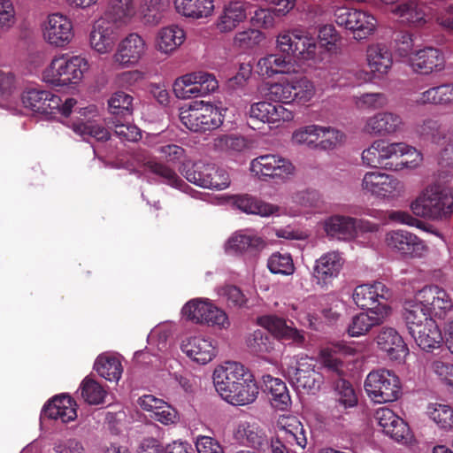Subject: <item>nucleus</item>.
Masks as SVG:
<instances>
[{"label": "nucleus", "instance_id": "393cba45", "mask_svg": "<svg viewBox=\"0 0 453 453\" xmlns=\"http://www.w3.org/2000/svg\"><path fill=\"white\" fill-rule=\"evenodd\" d=\"M403 118L393 111L377 112L365 119L363 131L370 135H390L401 131L403 127Z\"/></svg>", "mask_w": 453, "mask_h": 453}, {"label": "nucleus", "instance_id": "cd10ccee", "mask_svg": "<svg viewBox=\"0 0 453 453\" xmlns=\"http://www.w3.org/2000/svg\"><path fill=\"white\" fill-rule=\"evenodd\" d=\"M21 102L34 113L52 114L54 109L59 107L61 98L49 91L30 88L22 93Z\"/></svg>", "mask_w": 453, "mask_h": 453}, {"label": "nucleus", "instance_id": "0e129e2a", "mask_svg": "<svg viewBox=\"0 0 453 453\" xmlns=\"http://www.w3.org/2000/svg\"><path fill=\"white\" fill-rule=\"evenodd\" d=\"M355 106L362 111H375L384 108L388 103V97L383 93H364L353 97Z\"/></svg>", "mask_w": 453, "mask_h": 453}, {"label": "nucleus", "instance_id": "a19ab883", "mask_svg": "<svg viewBox=\"0 0 453 453\" xmlns=\"http://www.w3.org/2000/svg\"><path fill=\"white\" fill-rule=\"evenodd\" d=\"M137 14L135 0H109L105 17L113 24L127 26Z\"/></svg>", "mask_w": 453, "mask_h": 453}, {"label": "nucleus", "instance_id": "9d476101", "mask_svg": "<svg viewBox=\"0 0 453 453\" xmlns=\"http://www.w3.org/2000/svg\"><path fill=\"white\" fill-rule=\"evenodd\" d=\"M148 49L146 40L140 34L132 32L119 42L111 59L119 68H132L146 57Z\"/></svg>", "mask_w": 453, "mask_h": 453}, {"label": "nucleus", "instance_id": "6ab92c4d", "mask_svg": "<svg viewBox=\"0 0 453 453\" xmlns=\"http://www.w3.org/2000/svg\"><path fill=\"white\" fill-rule=\"evenodd\" d=\"M391 296V290L381 281L358 285L352 293L353 302L362 310L389 306L387 301Z\"/></svg>", "mask_w": 453, "mask_h": 453}, {"label": "nucleus", "instance_id": "37998d69", "mask_svg": "<svg viewBox=\"0 0 453 453\" xmlns=\"http://www.w3.org/2000/svg\"><path fill=\"white\" fill-rule=\"evenodd\" d=\"M258 394L259 388L251 372L224 400L233 405L242 406L255 402Z\"/></svg>", "mask_w": 453, "mask_h": 453}, {"label": "nucleus", "instance_id": "ea45409f", "mask_svg": "<svg viewBox=\"0 0 453 453\" xmlns=\"http://www.w3.org/2000/svg\"><path fill=\"white\" fill-rule=\"evenodd\" d=\"M277 428L284 433V439L290 445H296L302 449L307 445L306 432L300 420L292 415H281L277 420Z\"/></svg>", "mask_w": 453, "mask_h": 453}, {"label": "nucleus", "instance_id": "c85d7f7f", "mask_svg": "<svg viewBox=\"0 0 453 453\" xmlns=\"http://www.w3.org/2000/svg\"><path fill=\"white\" fill-rule=\"evenodd\" d=\"M375 342L380 350L386 353L392 360H401L409 354V349L402 335L394 327L380 328Z\"/></svg>", "mask_w": 453, "mask_h": 453}, {"label": "nucleus", "instance_id": "680f3d73", "mask_svg": "<svg viewBox=\"0 0 453 453\" xmlns=\"http://www.w3.org/2000/svg\"><path fill=\"white\" fill-rule=\"evenodd\" d=\"M214 150L220 152H241L247 149L248 142L242 136L234 134H222L213 140Z\"/></svg>", "mask_w": 453, "mask_h": 453}, {"label": "nucleus", "instance_id": "58836bf2", "mask_svg": "<svg viewBox=\"0 0 453 453\" xmlns=\"http://www.w3.org/2000/svg\"><path fill=\"white\" fill-rule=\"evenodd\" d=\"M295 71L292 61L279 53L268 54L257 63V72L259 75L271 78L276 74H288Z\"/></svg>", "mask_w": 453, "mask_h": 453}, {"label": "nucleus", "instance_id": "de8ad7c7", "mask_svg": "<svg viewBox=\"0 0 453 453\" xmlns=\"http://www.w3.org/2000/svg\"><path fill=\"white\" fill-rule=\"evenodd\" d=\"M94 368L101 377L109 381H119L123 372L119 358L110 353L98 356L95 361Z\"/></svg>", "mask_w": 453, "mask_h": 453}, {"label": "nucleus", "instance_id": "7c9ffc66", "mask_svg": "<svg viewBox=\"0 0 453 453\" xmlns=\"http://www.w3.org/2000/svg\"><path fill=\"white\" fill-rule=\"evenodd\" d=\"M257 324L278 339L291 341L297 345H301L304 342L303 332L288 325L282 318L275 315H265L257 319Z\"/></svg>", "mask_w": 453, "mask_h": 453}, {"label": "nucleus", "instance_id": "13d9d810", "mask_svg": "<svg viewBox=\"0 0 453 453\" xmlns=\"http://www.w3.org/2000/svg\"><path fill=\"white\" fill-rule=\"evenodd\" d=\"M79 390L82 399L88 404L97 405L106 396L105 389L94 379L86 377L81 383Z\"/></svg>", "mask_w": 453, "mask_h": 453}, {"label": "nucleus", "instance_id": "6e6552de", "mask_svg": "<svg viewBox=\"0 0 453 453\" xmlns=\"http://www.w3.org/2000/svg\"><path fill=\"white\" fill-rule=\"evenodd\" d=\"M314 368L312 358L307 356L295 357L289 360L285 373L297 390L314 392L319 389L323 382L322 375Z\"/></svg>", "mask_w": 453, "mask_h": 453}, {"label": "nucleus", "instance_id": "8fccbe9b", "mask_svg": "<svg viewBox=\"0 0 453 453\" xmlns=\"http://www.w3.org/2000/svg\"><path fill=\"white\" fill-rule=\"evenodd\" d=\"M426 413L439 429L451 431L453 429V407L441 403H430Z\"/></svg>", "mask_w": 453, "mask_h": 453}, {"label": "nucleus", "instance_id": "412c9836", "mask_svg": "<svg viewBox=\"0 0 453 453\" xmlns=\"http://www.w3.org/2000/svg\"><path fill=\"white\" fill-rule=\"evenodd\" d=\"M112 24L108 19L102 17L91 27L88 43L90 48L99 55H108L114 49L117 32Z\"/></svg>", "mask_w": 453, "mask_h": 453}, {"label": "nucleus", "instance_id": "79ce46f5", "mask_svg": "<svg viewBox=\"0 0 453 453\" xmlns=\"http://www.w3.org/2000/svg\"><path fill=\"white\" fill-rule=\"evenodd\" d=\"M403 319L409 333L426 323L428 319H434L423 303L418 301V293L404 302Z\"/></svg>", "mask_w": 453, "mask_h": 453}, {"label": "nucleus", "instance_id": "774afa93", "mask_svg": "<svg viewBox=\"0 0 453 453\" xmlns=\"http://www.w3.org/2000/svg\"><path fill=\"white\" fill-rule=\"evenodd\" d=\"M335 401L344 409L352 408L357 404V395L352 385L345 380H340L334 387Z\"/></svg>", "mask_w": 453, "mask_h": 453}, {"label": "nucleus", "instance_id": "0eeeda50", "mask_svg": "<svg viewBox=\"0 0 453 453\" xmlns=\"http://www.w3.org/2000/svg\"><path fill=\"white\" fill-rule=\"evenodd\" d=\"M361 190L385 201H394L404 195V183L394 175L380 171L366 172L360 183Z\"/></svg>", "mask_w": 453, "mask_h": 453}, {"label": "nucleus", "instance_id": "864d4df0", "mask_svg": "<svg viewBox=\"0 0 453 453\" xmlns=\"http://www.w3.org/2000/svg\"><path fill=\"white\" fill-rule=\"evenodd\" d=\"M144 165L149 171L163 178L165 184L183 192H188L189 187L173 170L166 165L151 159L146 161Z\"/></svg>", "mask_w": 453, "mask_h": 453}, {"label": "nucleus", "instance_id": "f3484780", "mask_svg": "<svg viewBox=\"0 0 453 453\" xmlns=\"http://www.w3.org/2000/svg\"><path fill=\"white\" fill-rule=\"evenodd\" d=\"M378 145L380 163L386 169H393L386 163L389 159H395L403 156L411 157V160L401 161L394 170L416 167L423 159L422 154L419 151L405 142H388L385 140H378Z\"/></svg>", "mask_w": 453, "mask_h": 453}, {"label": "nucleus", "instance_id": "e433bc0d", "mask_svg": "<svg viewBox=\"0 0 453 453\" xmlns=\"http://www.w3.org/2000/svg\"><path fill=\"white\" fill-rule=\"evenodd\" d=\"M415 343L424 351H432L443 342L441 331L435 319H428L419 327L409 333Z\"/></svg>", "mask_w": 453, "mask_h": 453}, {"label": "nucleus", "instance_id": "e2e57ef3", "mask_svg": "<svg viewBox=\"0 0 453 453\" xmlns=\"http://www.w3.org/2000/svg\"><path fill=\"white\" fill-rule=\"evenodd\" d=\"M321 126L309 125L296 129L292 134V142L309 148H319Z\"/></svg>", "mask_w": 453, "mask_h": 453}, {"label": "nucleus", "instance_id": "c756f323", "mask_svg": "<svg viewBox=\"0 0 453 453\" xmlns=\"http://www.w3.org/2000/svg\"><path fill=\"white\" fill-rule=\"evenodd\" d=\"M248 6L247 2L241 0H232L226 3L218 17L217 28L221 33L234 31L247 19Z\"/></svg>", "mask_w": 453, "mask_h": 453}, {"label": "nucleus", "instance_id": "5701e85b", "mask_svg": "<svg viewBox=\"0 0 453 453\" xmlns=\"http://www.w3.org/2000/svg\"><path fill=\"white\" fill-rule=\"evenodd\" d=\"M181 349L192 361L199 365L210 363L218 354L216 341L202 334L185 339L181 343Z\"/></svg>", "mask_w": 453, "mask_h": 453}, {"label": "nucleus", "instance_id": "4be33fe9", "mask_svg": "<svg viewBox=\"0 0 453 453\" xmlns=\"http://www.w3.org/2000/svg\"><path fill=\"white\" fill-rule=\"evenodd\" d=\"M417 293L418 301L423 303L427 312L435 320L436 319H444L453 307L449 294L437 286H426Z\"/></svg>", "mask_w": 453, "mask_h": 453}, {"label": "nucleus", "instance_id": "4468645a", "mask_svg": "<svg viewBox=\"0 0 453 453\" xmlns=\"http://www.w3.org/2000/svg\"><path fill=\"white\" fill-rule=\"evenodd\" d=\"M251 372L242 364L227 361L218 365L212 374L216 391L225 399L237 385L245 378L250 377Z\"/></svg>", "mask_w": 453, "mask_h": 453}, {"label": "nucleus", "instance_id": "39448f33", "mask_svg": "<svg viewBox=\"0 0 453 453\" xmlns=\"http://www.w3.org/2000/svg\"><path fill=\"white\" fill-rule=\"evenodd\" d=\"M323 229L331 240L351 242L365 234L378 232L380 226L366 219L335 214L323 221Z\"/></svg>", "mask_w": 453, "mask_h": 453}, {"label": "nucleus", "instance_id": "72a5a7b5", "mask_svg": "<svg viewBox=\"0 0 453 453\" xmlns=\"http://www.w3.org/2000/svg\"><path fill=\"white\" fill-rule=\"evenodd\" d=\"M412 69L421 74L441 72L445 68L443 54L434 48H425L417 50L410 58Z\"/></svg>", "mask_w": 453, "mask_h": 453}, {"label": "nucleus", "instance_id": "2f4dec72", "mask_svg": "<svg viewBox=\"0 0 453 453\" xmlns=\"http://www.w3.org/2000/svg\"><path fill=\"white\" fill-rule=\"evenodd\" d=\"M140 407L150 413V418L165 425L177 423L178 413L170 404L153 395H144L138 399Z\"/></svg>", "mask_w": 453, "mask_h": 453}, {"label": "nucleus", "instance_id": "f257e3e1", "mask_svg": "<svg viewBox=\"0 0 453 453\" xmlns=\"http://www.w3.org/2000/svg\"><path fill=\"white\" fill-rule=\"evenodd\" d=\"M90 64L82 55H56L42 73L43 82L53 87H67L81 82Z\"/></svg>", "mask_w": 453, "mask_h": 453}, {"label": "nucleus", "instance_id": "4c0bfd02", "mask_svg": "<svg viewBox=\"0 0 453 453\" xmlns=\"http://www.w3.org/2000/svg\"><path fill=\"white\" fill-rule=\"evenodd\" d=\"M366 62L370 71L377 77L387 74L392 67L393 58L387 46L371 44L366 50Z\"/></svg>", "mask_w": 453, "mask_h": 453}, {"label": "nucleus", "instance_id": "09e8293b", "mask_svg": "<svg viewBox=\"0 0 453 453\" xmlns=\"http://www.w3.org/2000/svg\"><path fill=\"white\" fill-rule=\"evenodd\" d=\"M174 5L180 14L195 19L208 17L214 10L213 0H174Z\"/></svg>", "mask_w": 453, "mask_h": 453}, {"label": "nucleus", "instance_id": "473e14b6", "mask_svg": "<svg viewBox=\"0 0 453 453\" xmlns=\"http://www.w3.org/2000/svg\"><path fill=\"white\" fill-rule=\"evenodd\" d=\"M186 33L177 25H168L157 30L154 39L157 51L165 56L173 55L184 42Z\"/></svg>", "mask_w": 453, "mask_h": 453}, {"label": "nucleus", "instance_id": "69168bd1", "mask_svg": "<svg viewBox=\"0 0 453 453\" xmlns=\"http://www.w3.org/2000/svg\"><path fill=\"white\" fill-rule=\"evenodd\" d=\"M265 96L270 100L282 103L294 101L293 79L267 85Z\"/></svg>", "mask_w": 453, "mask_h": 453}, {"label": "nucleus", "instance_id": "9b49d317", "mask_svg": "<svg viewBox=\"0 0 453 453\" xmlns=\"http://www.w3.org/2000/svg\"><path fill=\"white\" fill-rule=\"evenodd\" d=\"M384 242L388 250L406 258L423 257L428 251L423 240L406 230L388 232Z\"/></svg>", "mask_w": 453, "mask_h": 453}, {"label": "nucleus", "instance_id": "3c124183", "mask_svg": "<svg viewBox=\"0 0 453 453\" xmlns=\"http://www.w3.org/2000/svg\"><path fill=\"white\" fill-rule=\"evenodd\" d=\"M317 303L315 296H309L306 299L289 304L288 313L300 324L306 326H312L317 319L313 307Z\"/></svg>", "mask_w": 453, "mask_h": 453}, {"label": "nucleus", "instance_id": "f03ea898", "mask_svg": "<svg viewBox=\"0 0 453 453\" xmlns=\"http://www.w3.org/2000/svg\"><path fill=\"white\" fill-rule=\"evenodd\" d=\"M414 215L430 220H441L453 212V194L439 185L425 188L411 204Z\"/></svg>", "mask_w": 453, "mask_h": 453}, {"label": "nucleus", "instance_id": "2eb2a0df", "mask_svg": "<svg viewBox=\"0 0 453 453\" xmlns=\"http://www.w3.org/2000/svg\"><path fill=\"white\" fill-rule=\"evenodd\" d=\"M250 170L256 176L285 180L295 173V166L278 154H266L251 160Z\"/></svg>", "mask_w": 453, "mask_h": 453}, {"label": "nucleus", "instance_id": "dca6fc26", "mask_svg": "<svg viewBox=\"0 0 453 453\" xmlns=\"http://www.w3.org/2000/svg\"><path fill=\"white\" fill-rule=\"evenodd\" d=\"M375 419L383 433L395 441L410 446L415 443V437L408 424L389 408L376 411Z\"/></svg>", "mask_w": 453, "mask_h": 453}, {"label": "nucleus", "instance_id": "c03bdc74", "mask_svg": "<svg viewBox=\"0 0 453 453\" xmlns=\"http://www.w3.org/2000/svg\"><path fill=\"white\" fill-rule=\"evenodd\" d=\"M391 12L403 23L421 27L427 22L424 9L415 0H407L397 4Z\"/></svg>", "mask_w": 453, "mask_h": 453}, {"label": "nucleus", "instance_id": "ddd939ff", "mask_svg": "<svg viewBox=\"0 0 453 453\" xmlns=\"http://www.w3.org/2000/svg\"><path fill=\"white\" fill-rule=\"evenodd\" d=\"M76 120L67 124L77 135L87 138L94 137L97 141H106L110 138L108 129L103 127L99 111L95 105L81 108Z\"/></svg>", "mask_w": 453, "mask_h": 453}, {"label": "nucleus", "instance_id": "603ef678", "mask_svg": "<svg viewBox=\"0 0 453 453\" xmlns=\"http://www.w3.org/2000/svg\"><path fill=\"white\" fill-rule=\"evenodd\" d=\"M275 341L262 330H255L247 338V346L250 352L262 358H266L275 351Z\"/></svg>", "mask_w": 453, "mask_h": 453}, {"label": "nucleus", "instance_id": "338daca9", "mask_svg": "<svg viewBox=\"0 0 453 453\" xmlns=\"http://www.w3.org/2000/svg\"><path fill=\"white\" fill-rule=\"evenodd\" d=\"M206 311V321H201L200 325L207 326L218 330H226L230 327L231 322L226 312L218 307L212 301Z\"/></svg>", "mask_w": 453, "mask_h": 453}, {"label": "nucleus", "instance_id": "b1692460", "mask_svg": "<svg viewBox=\"0 0 453 453\" xmlns=\"http://www.w3.org/2000/svg\"><path fill=\"white\" fill-rule=\"evenodd\" d=\"M232 440L240 447L261 449L267 444L265 430L256 422L239 421L232 429Z\"/></svg>", "mask_w": 453, "mask_h": 453}, {"label": "nucleus", "instance_id": "f8f14e48", "mask_svg": "<svg viewBox=\"0 0 453 453\" xmlns=\"http://www.w3.org/2000/svg\"><path fill=\"white\" fill-rule=\"evenodd\" d=\"M43 40L55 48H65L74 38L73 21L65 15L55 12L48 15L42 25Z\"/></svg>", "mask_w": 453, "mask_h": 453}, {"label": "nucleus", "instance_id": "4d7b16f0", "mask_svg": "<svg viewBox=\"0 0 453 453\" xmlns=\"http://www.w3.org/2000/svg\"><path fill=\"white\" fill-rule=\"evenodd\" d=\"M211 302L208 298L191 299L182 307L181 314L186 319L200 325L201 321H206L205 313L209 311Z\"/></svg>", "mask_w": 453, "mask_h": 453}, {"label": "nucleus", "instance_id": "1a4fd4ad", "mask_svg": "<svg viewBox=\"0 0 453 453\" xmlns=\"http://www.w3.org/2000/svg\"><path fill=\"white\" fill-rule=\"evenodd\" d=\"M219 82L215 76L205 72H194L175 80L173 85L174 95L179 99L203 97L216 91Z\"/></svg>", "mask_w": 453, "mask_h": 453}, {"label": "nucleus", "instance_id": "6e6d98bb", "mask_svg": "<svg viewBox=\"0 0 453 453\" xmlns=\"http://www.w3.org/2000/svg\"><path fill=\"white\" fill-rule=\"evenodd\" d=\"M108 106L112 115L130 117L134 111V97L125 91H116L109 98Z\"/></svg>", "mask_w": 453, "mask_h": 453}, {"label": "nucleus", "instance_id": "a878e982", "mask_svg": "<svg viewBox=\"0 0 453 453\" xmlns=\"http://www.w3.org/2000/svg\"><path fill=\"white\" fill-rule=\"evenodd\" d=\"M249 115L252 119L268 123L276 127L294 119L292 110L287 108L284 104H272L265 101L251 104Z\"/></svg>", "mask_w": 453, "mask_h": 453}, {"label": "nucleus", "instance_id": "aec40b11", "mask_svg": "<svg viewBox=\"0 0 453 453\" xmlns=\"http://www.w3.org/2000/svg\"><path fill=\"white\" fill-rule=\"evenodd\" d=\"M391 314L390 306H379L365 310L351 317L347 333L350 337L366 335L374 326L383 324Z\"/></svg>", "mask_w": 453, "mask_h": 453}, {"label": "nucleus", "instance_id": "c9c22d12", "mask_svg": "<svg viewBox=\"0 0 453 453\" xmlns=\"http://www.w3.org/2000/svg\"><path fill=\"white\" fill-rule=\"evenodd\" d=\"M234 205L247 214L261 217L280 216L286 211L279 205L262 201L250 195H240L234 197Z\"/></svg>", "mask_w": 453, "mask_h": 453}, {"label": "nucleus", "instance_id": "f704fd0d", "mask_svg": "<svg viewBox=\"0 0 453 453\" xmlns=\"http://www.w3.org/2000/svg\"><path fill=\"white\" fill-rule=\"evenodd\" d=\"M42 412L49 418L68 423L77 418V404L70 395L63 394L49 401Z\"/></svg>", "mask_w": 453, "mask_h": 453}, {"label": "nucleus", "instance_id": "a18cd8bd", "mask_svg": "<svg viewBox=\"0 0 453 453\" xmlns=\"http://www.w3.org/2000/svg\"><path fill=\"white\" fill-rule=\"evenodd\" d=\"M263 382L271 395V403L274 408L284 411L290 406L291 398L283 380L266 374L263 376Z\"/></svg>", "mask_w": 453, "mask_h": 453}, {"label": "nucleus", "instance_id": "423d86ee", "mask_svg": "<svg viewBox=\"0 0 453 453\" xmlns=\"http://www.w3.org/2000/svg\"><path fill=\"white\" fill-rule=\"evenodd\" d=\"M364 388L369 399L375 403H393L402 395L399 377L387 369L370 372L365 380Z\"/></svg>", "mask_w": 453, "mask_h": 453}, {"label": "nucleus", "instance_id": "7ed1b4c3", "mask_svg": "<svg viewBox=\"0 0 453 453\" xmlns=\"http://www.w3.org/2000/svg\"><path fill=\"white\" fill-rule=\"evenodd\" d=\"M227 109L203 101H196L182 108L181 123L191 132L204 133L222 126Z\"/></svg>", "mask_w": 453, "mask_h": 453}, {"label": "nucleus", "instance_id": "bb28decb", "mask_svg": "<svg viewBox=\"0 0 453 453\" xmlns=\"http://www.w3.org/2000/svg\"><path fill=\"white\" fill-rule=\"evenodd\" d=\"M265 247V240L250 231H239L233 234L225 244L228 254L256 256Z\"/></svg>", "mask_w": 453, "mask_h": 453}, {"label": "nucleus", "instance_id": "a211bd4d", "mask_svg": "<svg viewBox=\"0 0 453 453\" xmlns=\"http://www.w3.org/2000/svg\"><path fill=\"white\" fill-rule=\"evenodd\" d=\"M345 264L343 254L331 250L321 255L314 263L311 277L321 288H327L336 279Z\"/></svg>", "mask_w": 453, "mask_h": 453}, {"label": "nucleus", "instance_id": "5fc2aeb1", "mask_svg": "<svg viewBox=\"0 0 453 453\" xmlns=\"http://www.w3.org/2000/svg\"><path fill=\"white\" fill-rule=\"evenodd\" d=\"M417 134L434 144H440L446 139V134L441 123L435 119L427 118L416 125Z\"/></svg>", "mask_w": 453, "mask_h": 453}, {"label": "nucleus", "instance_id": "49530a36", "mask_svg": "<svg viewBox=\"0 0 453 453\" xmlns=\"http://www.w3.org/2000/svg\"><path fill=\"white\" fill-rule=\"evenodd\" d=\"M415 102L418 104L449 105L453 103V84H443L420 93Z\"/></svg>", "mask_w": 453, "mask_h": 453}, {"label": "nucleus", "instance_id": "bf43d9fd", "mask_svg": "<svg viewBox=\"0 0 453 453\" xmlns=\"http://www.w3.org/2000/svg\"><path fill=\"white\" fill-rule=\"evenodd\" d=\"M377 27L376 18L368 12L357 9L353 28L356 39H364L373 34Z\"/></svg>", "mask_w": 453, "mask_h": 453}, {"label": "nucleus", "instance_id": "20e7f679", "mask_svg": "<svg viewBox=\"0 0 453 453\" xmlns=\"http://www.w3.org/2000/svg\"><path fill=\"white\" fill-rule=\"evenodd\" d=\"M277 50L288 58L292 57L302 61L313 60L317 56L315 38L299 27L287 29L278 34L275 40Z\"/></svg>", "mask_w": 453, "mask_h": 453}, {"label": "nucleus", "instance_id": "052dcab7", "mask_svg": "<svg viewBox=\"0 0 453 453\" xmlns=\"http://www.w3.org/2000/svg\"><path fill=\"white\" fill-rule=\"evenodd\" d=\"M267 267L272 273L284 276L292 275L296 270L290 254L280 252H274L269 257Z\"/></svg>", "mask_w": 453, "mask_h": 453}]
</instances>
